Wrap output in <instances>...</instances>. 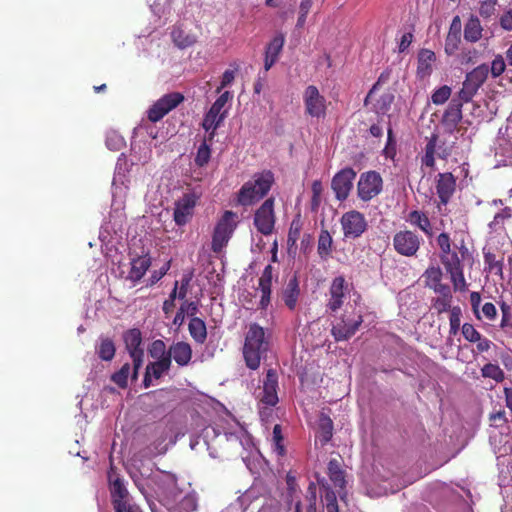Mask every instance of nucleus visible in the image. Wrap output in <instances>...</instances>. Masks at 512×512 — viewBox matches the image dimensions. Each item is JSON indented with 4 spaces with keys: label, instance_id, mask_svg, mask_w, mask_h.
Listing matches in <instances>:
<instances>
[{
    "label": "nucleus",
    "instance_id": "f3484780",
    "mask_svg": "<svg viewBox=\"0 0 512 512\" xmlns=\"http://www.w3.org/2000/svg\"><path fill=\"white\" fill-rule=\"evenodd\" d=\"M278 374L275 369H269L266 372L265 379L263 381V390L260 396V401L268 406H275L278 399Z\"/></svg>",
    "mask_w": 512,
    "mask_h": 512
},
{
    "label": "nucleus",
    "instance_id": "6ab92c4d",
    "mask_svg": "<svg viewBox=\"0 0 512 512\" xmlns=\"http://www.w3.org/2000/svg\"><path fill=\"white\" fill-rule=\"evenodd\" d=\"M463 100L452 99L442 117V125L447 133L452 134L462 120Z\"/></svg>",
    "mask_w": 512,
    "mask_h": 512
},
{
    "label": "nucleus",
    "instance_id": "473e14b6",
    "mask_svg": "<svg viewBox=\"0 0 512 512\" xmlns=\"http://www.w3.org/2000/svg\"><path fill=\"white\" fill-rule=\"evenodd\" d=\"M173 43L180 49L191 47L197 42L195 35L185 32L179 27H175L171 32Z\"/></svg>",
    "mask_w": 512,
    "mask_h": 512
},
{
    "label": "nucleus",
    "instance_id": "7ed1b4c3",
    "mask_svg": "<svg viewBox=\"0 0 512 512\" xmlns=\"http://www.w3.org/2000/svg\"><path fill=\"white\" fill-rule=\"evenodd\" d=\"M274 183V174L270 170L255 173L237 192V204L247 207L264 198Z\"/></svg>",
    "mask_w": 512,
    "mask_h": 512
},
{
    "label": "nucleus",
    "instance_id": "5fc2aeb1",
    "mask_svg": "<svg viewBox=\"0 0 512 512\" xmlns=\"http://www.w3.org/2000/svg\"><path fill=\"white\" fill-rule=\"evenodd\" d=\"M461 315H462V312H461V308L459 306L452 307L451 313H450V318H449V322H450L449 333L451 335H456L458 333V331L460 329V324H461Z\"/></svg>",
    "mask_w": 512,
    "mask_h": 512
},
{
    "label": "nucleus",
    "instance_id": "dca6fc26",
    "mask_svg": "<svg viewBox=\"0 0 512 512\" xmlns=\"http://www.w3.org/2000/svg\"><path fill=\"white\" fill-rule=\"evenodd\" d=\"M438 136L432 134L428 139L425 146V154L422 157V165L433 168L435 166V154L441 159H447L452 153V146H446L445 144L438 145Z\"/></svg>",
    "mask_w": 512,
    "mask_h": 512
},
{
    "label": "nucleus",
    "instance_id": "393cba45",
    "mask_svg": "<svg viewBox=\"0 0 512 512\" xmlns=\"http://www.w3.org/2000/svg\"><path fill=\"white\" fill-rule=\"evenodd\" d=\"M300 295L299 282L296 276H293L281 292L282 300L285 306L293 311L296 309Z\"/></svg>",
    "mask_w": 512,
    "mask_h": 512
},
{
    "label": "nucleus",
    "instance_id": "c03bdc74",
    "mask_svg": "<svg viewBox=\"0 0 512 512\" xmlns=\"http://www.w3.org/2000/svg\"><path fill=\"white\" fill-rule=\"evenodd\" d=\"M482 376L491 378L496 382H502L505 378L503 370L496 364L488 363L481 369Z\"/></svg>",
    "mask_w": 512,
    "mask_h": 512
},
{
    "label": "nucleus",
    "instance_id": "b1692460",
    "mask_svg": "<svg viewBox=\"0 0 512 512\" xmlns=\"http://www.w3.org/2000/svg\"><path fill=\"white\" fill-rule=\"evenodd\" d=\"M284 43H285L284 35L278 34L267 45L266 51H265V60H264V69L266 72L269 71L270 68L278 60L279 54L282 51Z\"/></svg>",
    "mask_w": 512,
    "mask_h": 512
},
{
    "label": "nucleus",
    "instance_id": "cd10ccee",
    "mask_svg": "<svg viewBox=\"0 0 512 512\" xmlns=\"http://www.w3.org/2000/svg\"><path fill=\"white\" fill-rule=\"evenodd\" d=\"M406 221L412 226L418 227L427 237L433 236L432 224L429 217L423 211L413 210L409 212Z\"/></svg>",
    "mask_w": 512,
    "mask_h": 512
},
{
    "label": "nucleus",
    "instance_id": "052dcab7",
    "mask_svg": "<svg viewBox=\"0 0 512 512\" xmlns=\"http://www.w3.org/2000/svg\"><path fill=\"white\" fill-rule=\"evenodd\" d=\"M437 245L440 249V254H448L453 251L451 238L448 233L442 232L436 239Z\"/></svg>",
    "mask_w": 512,
    "mask_h": 512
},
{
    "label": "nucleus",
    "instance_id": "0e129e2a",
    "mask_svg": "<svg viewBox=\"0 0 512 512\" xmlns=\"http://www.w3.org/2000/svg\"><path fill=\"white\" fill-rule=\"evenodd\" d=\"M498 0H484L480 4L479 14L483 18H490L495 11V6Z\"/></svg>",
    "mask_w": 512,
    "mask_h": 512
},
{
    "label": "nucleus",
    "instance_id": "2eb2a0df",
    "mask_svg": "<svg viewBox=\"0 0 512 512\" xmlns=\"http://www.w3.org/2000/svg\"><path fill=\"white\" fill-rule=\"evenodd\" d=\"M347 290L348 285L344 276L340 275L332 280L328 290L329 298L326 303L328 311L335 313L343 306Z\"/></svg>",
    "mask_w": 512,
    "mask_h": 512
},
{
    "label": "nucleus",
    "instance_id": "412c9836",
    "mask_svg": "<svg viewBox=\"0 0 512 512\" xmlns=\"http://www.w3.org/2000/svg\"><path fill=\"white\" fill-rule=\"evenodd\" d=\"M394 99L395 96L390 90H385L381 93L379 91L367 103L364 101V105H371V110L373 112H375L378 116H384L390 111Z\"/></svg>",
    "mask_w": 512,
    "mask_h": 512
},
{
    "label": "nucleus",
    "instance_id": "864d4df0",
    "mask_svg": "<svg viewBox=\"0 0 512 512\" xmlns=\"http://www.w3.org/2000/svg\"><path fill=\"white\" fill-rule=\"evenodd\" d=\"M232 93L229 91L223 92L216 101L212 104L209 111L214 112L216 115L220 116L223 111L224 107L227 104V102L232 99Z\"/></svg>",
    "mask_w": 512,
    "mask_h": 512
},
{
    "label": "nucleus",
    "instance_id": "a211bd4d",
    "mask_svg": "<svg viewBox=\"0 0 512 512\" xmlns=\"http://www.w3.org/2000/svg\"><path fill=\"white\" fill-rule=\"evenodd\" d=\"M456 190V178L450 172L439 173L436 179V193L440 204L446 205Z\"/></svg>",
    "mask_w": 512,
    "mask_h": 512
},
{
    "label": "nucleus",
    "instance_id": "8fccbe9b",
    "mask_svg": "<svg viewBox=\"0 0 512 512\" xmlns=\"http://www.w3.org/2000/svg\"><path fill=\"white\" fill-rule=\"evenodd\" d=\"M312 198H311V210L316 212L321 204V195L323 192L322 182L315 180L311 186Z\"/></svg>",
    "mask_w": 512,
    "mask_h": 512
},
{
    "label": "nucleus",
    "instance_id": "e433bc0d",
    "mask_svg": "<svg viewBox=\"0 0 512 512\" xmlns=\"http://www.w3.org/2000/svg\"><path fill=\"white\" fill-rule=\"evenodd\" d=\"M333 429L334 426L332 419L325 414H321L319 418V436L322 445L327 444L331 440L333 436Z\"/></svg>",
    "mask_w": 512,
    "mask_h": 512
},
{
    "label": "nucleus",
    "instance_id": "4c0bfd02",
    "mask_svg": "<svg viewBox=\"0 0 512 512\" xmlns=\"http://www.w3.org/2000/svg\"><path fill=\"white\" fill-rule=\"evenodd\" d=\"M96 349L99 358L104 361H111L115 356V344L110 338H101L100 343Z\"/></svg>",
    "mask_w": 512,
    "mask_h": 512
},
{
    "label": "nucleus",
    "instance_id": "aec40b11",
    "mask_svg": "<svg viewBox=\"0 0 512 512\" xmlns=\"http://www.w3.org/2000/svg\"><path fill=\"white\" fill-rule=\"evenodd\" d=\"M274 268L272 265H267L259 280H258V290L261 292V297L259 301V309L267 310L268 306L271 303V294H272V281L274 277Z\"/></svg>",
    "mask_w": 512,
    "mask_h": 512
},
{
    "label": "nucleus",
    "instance_id": "58836bf2",
    "mask_svg": "<svg viewBox=\"0 0 512 512\" xmlns=\"http://www.w3.org/2000/svg\"><path fill=\"white\" fill-rule=\"evenodd\" d=\"M316 485L314 483H310L307 489L306 502L307 505L305 507V511L303 510V506L301 502H297L295 506V512H316Z\"/></svg>",
    "mask_w": 512,
    "mask_h": 512
},
{
    "label": "nucleus",
    "instance_id": "37998d69",
    "mask_svg": "<svg viewBox=\"0 0 512 512\" xmlns=\"http://www.w3.org/2000/svg\"><path fill=\"white\" fill-rule=\"evenodd\" d=\"M130 375V364L125 363L120 370L112 374L111 380L122 389L128 386V377Z\"/></svg>",
    "mask_w": 512,
    "mask_h": 512
},
{
    "label": "nucleus",
    "instance_id": "9b49d317",
    "mask_svg": "<svg viewBox=\"0 0 512 512\" xmlns=\"http://www.w3.org/2000/svg\"><path fill=\"white\" fill-rule=\"evenodd\" d=\"M185 97L180 92H171L159 98L147 111V117L151 122H158L170 111L183 103Z\"/></svg>",
    "mask_w": 512,
    "mask_h": 512
},
{
    "label": "nucleus",
    "instance_id": "69168bd1",
    "mask_svg": "<svg viewBox=\"0 0 512 512\" xmlns=\"http://www.w3.org/2000/svg\"><path fill=\"white\" fill-rule=\"evenodd\" d=\"M300 231H301V224L299 221L293 220L291 222L289 232H288V239L287 242L290 245H295L297 240L300 237Z\"/></svg>",
    "mask_w": 512,
    "mask_h": 512
},
{
    "label": "nucleus",
    "instance_id": "0eeeda50",
    "mask_svg": "<svg viewBox=\"0 0 512 512\" xmlns=\"http://www.w3.org/2000/svg\"><path fill=\"white\" fill-rule=\"evenodd\" d=\"M489 74V66L487 64H481L475 67L472 71L466 74V78L463 82L462 88L460 89L458 96L464 102H469L478 92L479 88L487 80Z\"/></svg>",
    "mask_w": 512,
    "mask_h": 512
},
{
    "label": "nucleus",
    "instance_id": "c85d7f7f",
    "mask_svg": "<svg viewBox=\"0 0 512 512\" xmlns=\"http://www.w3.org/2000/svg\"><path fill=\"white\" fill-rule=\"evenodd\" d=\"M483 27L477 16L471 15L464 26V39L475 43L482 38Z\"/></svg>",
    "mask_w": 512,
    "mask_h": 512
},
{
    "label": "nucleus",
    "instance_id": "f257e3e1",
    "mask_svg": "<svg viewBox=\"0 0 512 512\" xmlns=\"http://www.w3.org/2000/svg\"><path fill=\"white\" fill-rule=\"evenodd\" d=\"M439 257L441 264L450 277L453 290L455 292L467 291L468 283L464 276V267L466 264L472 266L474 257L464 241H461L460 244H454L453 251L446 255L440 254Z\"/></svg>",
    "mask_w": 512,
    "mask_h": 512
},
{
    "label": "nucleus",
    "instance_id": "9d476101",
    "mask_svg": "<svg viewBox=\"0 0 512 512\" xmlns=\"http://www.w3.org/2000/svg\"><path fill=\"white\" fill-rule=\"evenodd\" d=\"M423 239L414 231L404 229L393 236V248L401 256L413 257L419 251Z\"/></svg>",
    "mask_w": 512,
    "mask_h": 512
},
{
    "label": "nucleus",
    "instance_id": "ea45409f",
    "mask_svg": "<svg viewBox=\"0 0 512 512\" xmlns=\"http://www.w3.org/2000/svg\"><path fill=\"white\" fill-rule=\"evenodd\" d=\"M172 361L168 358H163L150 362L146 370H148L155 379H160L171 367Z\"/></svg>",
    "mask_w": 512,
    "mask_h": 512
},
{
    "label": "nucleus",
    "instance_id": "338daca9",
    "mask_svg": "<svg viewBox=\"0 0 512 512\" xmlns=\"http://www.w3.org/2000/svg\"><path fill=\"white\" fill-rule=\"evenodd\" d=\"M114 507L115 512H142L141 508L131 503L129 500L124 503H117Z\"/></svg>",
    "mask_w": 512,
    "mask_h": 512
},
{
    "label": "nucleus",
    "instance_id": "4d7b16f0",
    "mask_svg": "<svg viewBox=\"0 0 512 512\" xmlns=\"http://www.w3.org/2000/svg\"><path fill=\"white\" fill-rule=\"evenodd\" d=\"M461 43V35L448 33L445 39V53L453 55L459 48Z\"/></svg>",
    "mask_w": 512,
    "mask_h": 512
},
{
    "label": "nucleus",
    "instance_id": "c756f323",
    "mask_svg": "<svg viewBox=\"0 0 512 512\" xmlns=\"http://www.w3.org/2000/svg\"><path fill=\"white\" fill-rule=\"evenodd\" d=\"M328 476L336 488L343 490L346 485L345 471L341 467V463L337 459H331L328 462Z\"/></svg>",
    "mask_w": 512,
    "mask_h": 512
},
{
    "label": "nucleus",
    "instance_id": "72a5a7b5",
    "mask_svg": "<svg viewBox=\"0 0 512 512\" xmlns=\"http://www.w3.org/2000/svg\"><path fill=\"white\" fill-rule=\"evenodd\" d=\"M484 264L485 270L489 273L503 277V260L504 258H497L496 255L490 251H484Z\"/></svg>",
    "mask_w": 512,
    "mask_h": 512
},
{
    "label": "nucleus",
    "instance_id": "774afa93",
    "mask_svg": "<svg viewBox=\"0 0 512 512\" xmlns=\"http://www.w3.org/2000/svg\"><path fill=\"white\" fill-rule=\"evenodd\" d=\"M499 23L504 30L512 31V9H509L502 14Z\"/></svg>",
    "mask_w": 512,
    "mask_h": 512
},
{
    "label": "nucleus",
    "instance_id": "49530a36",
    "mask_svg": "<svg viewBox=\"0 0 512 512\" xmlns=\"http://www.w3.org/2000/svg\"><path fill=\"white\" fill-rule=\"evenodd\" d=\"M502 319L500 323V327L506 332L512 335V314H511V306L505 302H502L500 305Z\"/></svg>",
    "mask_w": 512,
    "mask_h": 512
},
{
    "label": "nucleus",
    "instance_id": "1a4fd4ad",
    "mask_svg": "<svg viewBox=\"0 0 512 512\" xmlns=\"http://www.w3.org/2000/svg\"><path fill=\"white\" fill-rule=\"evenodd\" d=\"M344 239L355 240L360 238L368 228V222L363 213L357 210L345 212L340 218Z\"/></svg>",
    "mask_w": 512,
    "mask_h": 512
},
{
    "label": "nucleus",
    "instance_id": "3c124183",
    "mask_svg": "<svg viewBox=\"0 0 512 512\" xmlns=\"http://www.w3.org/2000/svg\"><path fill=\"white\" fill-rule=\"evenodd\" d=\"M451 88L447 85H443L436 89L432 96L431 101L435 105H441L444 104L451 96Z\"/></svg>",
    "mask_w": 512,
    "mask_h": 512
},
{
    "label": "nucleus",
    "instance_id": "ddd939ff",
    "mask_svg": "<svg viewBox=\"0 0 512 512\" xmlns=\"http://www.w3.org/2000/svg\"><path fill=\"white\" fill-rule=\"evenodd\" d=\"M303 102L305 113L311 117L323 118L326 115V99L320 94L319 89L315 85L306 87L303 93Z\"/></svg>",
    "mask_w": 512,
    "mask_h": 512
},
{
    "label": "nucleus",
    "instance_id": "4468645a",
    "mask_svg": "<svg viewBox=\"0 0 512 512\" xmlns=\"http://www.w3.org/2000/svg\"><path fill=\"white\" fill-rule=\"evenodd\" d=\"M198 199L199 196L195 193H184L183 196L175 202L173 219L177 226H184L190 221Z\"/></svg>",
    "mask_w": 512,
    "mask_h": 512
},
{
    "label": "nucleus",
    "instance_id": "79ce46f5",
    "mask_svg": "<svg viewBox=\"0 0 512 512\" xmlns=\"http://www.w3.org/2000/svg\"><path fill=\"white\" fill-rule=\"evenodd\" d=\"M511 218L512 208L505 207L500 212L495 214L493 220L489 223V227L494 231H497L498 229H503L505 221Z\"/></svg>",
    "mask_w": 512,
    "mask_h": 512
},
{
    "label": "nucleus",
    "instance_id": "bb28decb",
    "mask_svg": "<svg viewBox=\"0 0 512 512\" xmlns=\"http://www.w3.org/2000/svg\"><path fill=\"white\" fill-rule=\"evenodd\" d=\"M150 266L151 258L149 255L138 256L132 259L128 278L135 283L140 281Z\"/></svg>",
    "mask_w": 512,
    "mask_h": 512
},
{
    "label": "nucleus",
    "instance_id": "6e6d98bb",
    "mask_svg": "<svg viewBox=\"0 0 512 512\" xmlns=\"http://www.w3.org/2000/svg\"><path fill=\"white\" fill-rule=\"evenodd\" d=\"M132 364H133V371L131 373V380L136 381L138 379V373L139 369L141 368L143 361H144V350L136 351V352H130L129 353Z\"/></svg>",
    "mask_w": 512,
    "mask_h": 512
},
{
    "label": "nucleus",
    "instance_id": "e2e57ef3",
    "mask_svg": "<svg viewBox=\"0 0 512 512\" xmlns=\"http://www.w3.org/2000/svg\"><path fill=\"white\" fill-rule=\"evenodd\" d=\"M505 68H506V64H505L504 58L501 55H497L493 59V61L491 63V68H489V71L491 72V74L494 78H497L503 74V72L505 71Z\"/></svg>",
    "mask_w": 512,
    "mask_h": 512
},
{
    "label": "nucleus",
    "instance_id": "2f4dec72",
    "mask_svg": "<svg viewBox=\"0 0 512 512\" xmlns=\"http://www.w3.org/2000/svg\"><path fill=\"white\" fill-rule=\"evenodd\" d=\"M333 251V239L329 231L322 229L318 237L317 253L322 260L331 257Z\"/></svg>",
    "mask_w": 512,
    "mask_h": 512
},
{
    "label": "nucleus",
    "instance_id": "de8ad7c7",
    "mask_svg": "<svg viewBox=\"0 0 512 512\" xmlns=\"http://www.w3.org/2000/svg\"><path fill=\"white\" fill-rule=\"evenodd\" d=\"M426 286L430 287L442 281L443 273L440 267L430 266L424 272Z\"/></svg>",
    "mask_w": 512,
    "mask_h": 512
},
{
    "label": "nucleus",
    "instance_id": "6e6552de",
    "mask_svg": "<svg viewBox=\"0 0 512 512\" xmlns=\"http://www.w3.org/2000/svg\"><path fill=\"white\" fill-rule=\"evenodd\" d=\"M274 204L275 199L273 197L267 198L256 209L253 216V224L256 230L264 236H269L274 232L276 223Z\"/></svg>",
    "mask_w": 512,
    "mask_h": 512
},
{
    "label": "nucleus",
    "instance_id": "a19ab883",
    "mask_svg": "<svg viewBox=\"0 0 512 512\" xmlns=\"http://www.w3.org/2000/svg\"><path fill=\"white\" fill-rule=\"evenodd\" d=\"M148 353H149L150 357H152L155 360H159V359H163V358L169 359V349L167 350L166 344L164 343L163 340H160V339L154 340L150 344V346L148 348Z\"/></svg>",
    "mask_w": 512,
    "mask_h": 512
},
{
    "label": "nucleus",
    "instance_id": "f8f14e48",
    "mask_svg": "<svg viewBox=\"0 0 512 512\" xmlns=\"http://www.w3.org/2000/svg\"><path fill=\"white\" fill-rule=\"evenodd\" d=\"M356 175L353 168L345 167L333 176L331 188L337 200L344 201L349 197Z\"/></svg>",
    "mask_w": 512,
    "mask_h": 512
},
{
    "label": "nucleus",
    "instance_id": "7c9ffc66",
    "mask_svg": "<svg viewBox=\"0 0 512 512\" xmlns=\"http://www.w3.org/2000/svg\"><path fill=\"white\" fill-rule=\"evenodd\" d=\"M188 330L196 343H205L207 339V328L204 320L199 317H192L188 324Z\"/></svg>",
    "mask_w": 512,
    "mask_h": 512
},
{
    "label": "nucleus",
    "instance_id": "423d86ee",
    "mask_svg": "<svg viewBox=\"0 0 512 512\" xmlns=\"http://www.w3.org/2000/svg\"><path fill=\"white\" fill-rule=\"evenodd\" d=\"M383 190V179L377 171L363 172L357 182V196L363 202H369Z\"/></svg>",
    "mask_w": 512,
    "mask_h": 512
},
{
    "label": "nucleus",
    "instance_id": "39448f33",
    "mask_svg": "<svg viewBox=\"0 0 512 512\" xmlns=\"http://www.w3.org/2000/svg\"><path fill=\"white\" fill-rule=\"evenodd\" d=\"M236 214L232 211H225L217 222L213 236L211 249L215 253H219L228 244L237 224L235 222Z\"/></svg>",
    "mask_w": 512,
    "mask_h": 512
},
{
    "label": "nucleus",
    "instance_id": "603ef678",
    "mask_svg": "<svg viewBox=\"0 0 512 512\" xmlns=\"http://www.w3.org/2000/svg\"><path fill=\"white\" fill-rule=\"evenodd\" d=\"M210 156H211V150H210V147L206 143V140H205L199 146V148L197 150V154H196V157H195V163L199 167H203V166H205L209 162Z\"/></svg>",
    "mask_w": 512,
    "mask_h": 512
},
{
    "label": "nucleus",
    "instance_id": "20e7f679",
    "mask_svg": "<svg viewBox=\"0 0 512 512\" xmlns=\"http://www.w3.org/2000/svg\"><path fill=\"white\" fill-rule=\"evenodd\" d=\"M362 323L363 315L360 311L345 309L332 326L331 334L336 342L349 340L356 334Z\"/></svg>",
    "mask_w": 512,
    "mask_h": 512
},
{
    "label": "nucleus",
    "instance_id": "bf43d9fd",
    "mask_svg": "<svg viewBox=\"0 0 512 512\" xmlns=\"http://www.w3.org/2000/svg\"><path fill=\"white\" fill-rule=\"evenodd\" d=\"M462 335L468 342L475 343L480 340L481 333L470 323H464L461 327Z\"/></svg>",
    "mask_w": 512,
    "mask_h": 512
},
{
    "label": "nucleus",
    "instance_id": "f704fd0d",
    "mask_svg": "<svg viewBox=\"0 0 512 512\" xmlns=\"http://www.w3.org/2000/svg\"><path fill=\"white\" fill-rule=\"evenodd\" d=\"M123 338L126 349L129 353L143 350L141 348L142 334L138 328L129 329L124 333Z\"/></svg>",
    "mask_w": 512,
    "mask_h": 512
},
{
    "label": "nucleus",
    "instance_id": "a878e982",
    "mask_svg": "<svg viewBox=\"0 0 512 512\" xmlns=\"http://www.w3.org/2000/svg\"><path fill=\"white\" fill-rule=\"evenodd\" d=\"M227 117V110H224L223 113L218 116L214 112L208 110V112L204 115L202 127L208 132V141H212L216 135V130L222 125L223 121Z\"/></svg>",
    "mask_w": 512,
    "mask_h": 512
},
{
    "label": "nucleus",
    "instance_id": "680f3d73",
    "mask_svg": "<svg viewBox=\"0 0 512 512\" xmlns=\"http://www.w3.org/2000/svg\"><path fill=\"white\" fill-rule=\"evenodd\" d=\"M273 441L275 443V451L278 453V455L284 456L286 451L284 445L282 444V429L279 424H276L273 428Z\"/></svg>",
    "mask_w": 512,
    "mask_h": 512
},
{
    "label": "nucleus",
    "instance_id": "f03ea898",
    "mask_svg": "<svg viewBox=\"0 0 512 512\" xmlns=\"http://www.w3.org/2000/svg\"><path fill=\"white\" fill-rule=\"evenodd\" d=\"M270 343L265 330L257 323H251L245 335L242 354L247 368L257 370L265 359Z\"/></svg>",
    "mask_w": 512,
    "mask_h": 512
},
{
    "label": "nucleus",
    "instance_id": "c9c22d12",
    "mask_svg": "<svg viewBox=\"0 0 512 512\" xmlns=\"http://www.w3.org/2000/svg\"><path fill=\"white\" fill-rule=\"evenodd\" d=\"M110 491L113 506L117 503H124L128 500V491L120 478L117 477L111 481Z\"/></svg>",
    "mask_w": 512,
    "mask_h": 512
},
{
    "label": "nucleus",
    "instance_id": "09e8293b",
    "mask_svg": "<svg viewBox=\"0 0 512 512\" xmlns=\"http://www.w3.org/2000/svg\"><path fill=\"white\" fill-rule=\"evenodd\" d=\"M318 484L320 486L321 496L324 499L325 505L337 503V497L335 492L331 489L327 481L323 479H318Z\"/></svg>",
    "mask_w": 512,
    "mask_h": 512
},
{
    "label": "nucleus",
    "instance_id": "13d9d810",
    "mask_svg": "<svg viewBox=\"0 0 512 512\" xmlns=\"http://www.w3.org/2000/svg\"><path fill=\"white\" fill-rule=\"evenodd\" d=\"M452 297H436L432 300V308L438 313L442 314L446 311H451Z\"/></svg>",
    "mask_w": 512,
    "mask_h": 512
},
{
    "label": "nucleus",
    "instance_id": "5701e85b",
    "mask_svg": "<svg viewBox=\"0 0 512 512\" xmlns=\"http://www.w3.org/2000/svg\"><path fill=\"white\" fill-rule=\"evenodd\" d=\"M181 367L187 366L192 359V348L189 343L179 341L169 347V359Z\"/></svg>",
    "mask_w": 512,
    "mask_h": 512
},
{
    "label": "nucleus",
    "instance_id": "4be33fe9",
    "mask_svg": "<svg viewBox=\"0 0 512 512\" xmlns=\"http://www.w3.org/2000/svg\"><path fill=\"white\" fill-rule=\"evenodd\" d=\"M436 54L430 49H421L417 56V76L420 79L429 77L433 72Z\"/></svg>",
    "mask_w": 512,
    "mask_h": 512
},
{
    "label": "nucleus",
    "instance_id": "a18cd8bd",
    "mask_svg": "<svg viewBox=\"0 0 512 512\" xmlns=\"http://www.w3.org/2000/svg\"><path fill=\"white\" fill-rule=\"evenodd\" d=\"M391 77V69L384 70L378 77L377 81L374 83L372 88L369 90L367 96L365 97V102L367 103L370 99H372L379 91L383 84L388 83Z\"/></svg>",
    "mask_w": 512,
    "mask_h": 512
}]
</instances>
